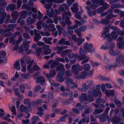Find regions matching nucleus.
Returning <instances> with one entry per match:
<instances>
[{"mask_svg": "<svg viewBox=\"0 0 124 124\" xmlns=\"http://www.w3.org/2000/svg\"><path fill=\"white\" fill-rule=\"evenodd\" d=\"M46 22L47 23L49 24L50 23H54V21L51 19V18H48L47 19Z\"/></svg>", "mask_w": 124, "mask_h": 124, "instance_id": "62", "label": "nucleus"}, {"mask_svg": "<svg viewBox=\"0 0 124 124\" xmlns=\"http://www.w3.org/2000/svg\"><path fill=\"white\" fill-rule=\"evenodd\" d=\"M87 97L88 101H89L90 102H92L94 101V98L92 95L89 94L88 95Z\"/></svg>", "mask_w": 124, "mask_h": 124, "instance_id": "47", "label": "nucleus"}, {"mask_svg": "<svg viewBox=\"0 0 124 124\" xmlns=\"http://www.w3.org/2000/svg\"><path fill=\"white\" fill-rule=\"evenodd\" d=\"M48 64L49 65L51 64L50 67L51 68H54L59 64V62L54 61L53 60H51L48 62Z\"/></svg>", "mask_w": 124, "mask_h": 124, "instance_id": "9", "label": "nucleus"}, {"mask_svg": "<svg viewBox=\"0 0 124 124\" xmlns=\"http://www.w3.org/2000/svg\"><path fill=\"white\" fill-rule=\"evenodd\" d=\"M9 108L10 110L13 112V114L15 115L16 114V111L15 108V106L12 105H9Z\"/></svg>", "mask_w": 124, "mask_h": 124, "instance_id": "27", "label": "nucleus"}, {"mask_svg": "<svg viewBox=\"0 0 124 124\" xmlns=\"http://www.w3.org/2000/svg\"><path fill=\"white\" fill-rule=\"evenodd\" d=\"M70 9L74 13H76L79 10L78 7H71Z\"/></svg>", "mask_w": 124, "mask_h": 124, "instance_id": "42", "label": "nucleus"}, {"mask_svg": "<svg viewBox=\"0 0 124 124\" xmlns=\"http://www.w3.org/2000/svg\"><path fill=\"white\" fill-rule=\"evenodd\" d=\"M6 15H4L2 16L0 15V24H2L4 22V20L6 17Z\"/></svg>", "mask_w": 124, "mask_h": 124, "instance_id": "50", "label": "nucleus"}, {"mask_svg": "<svg viewBox=\"0 0 124 124\" xmlns=\"http://www.w3.org/2000/svg\"><path fill=\"white\" fill-rule=\"evenodd\" d=\"M115 46V43L114 42H111L109 44V46L110 48V49H113Z\"/></svg>", "mask_w": 124, "mask_h": 124, "instance_id": "58", "label": "nucleus"}, {"mask_svg": "<svg viewBox=\"0 0 124 124\" xmlns=\"http://www.w3.org/2000/svg\"><path fill=\"white\" fill-rule=\"evenodd\" d=\"M30 43V41H27L24 43L22 46L23 47L24 49L26 51L27 50H28V48L30 47V46L28 44Z\"/></svg>", "mask_w": 124, "mask_h": 124, "instance_id": "19", "label": "nucleus"}, {"mask_svg": "<svg viewBox=\"0 0 124 124\" xmlns=\"http://www.w3.org/2000/svg\"><path fill=\"white\" fill-rule=\"evenodd\" d=\"M55 25L52 23L48 25V30L49 31H53L56 30V28H54Z\"/></svg>", "mask_w": 124, "mask_h": 124, "instance_id": "24", "label": "nucleus"}, {"mask_svg": "<svg viewBox=\"0 0 124 124\" xmlns=\"http://www.w3.org/2000/svg\"><path fill=\"white\" fill-rule=\"evenodd\" d=\"M72 49H67L62 51V53L61 54V56L63 58L64 57L67 55L72 52Z\"/></svg>", "mask_w": 124, "mask_h": 124, "instance_id": "11", "label": "nucleus"}, {"mask_svg": "<svg viewBox=\"0 0 124 124\" xmlns=\"http://www.w3.org/2000/svg\"><path fill=\"white\" fill-rule=\"evenodd\" d=\"M50 10L51 12H50L49 10H46V12L48 16L50 18H52L54 17V10L53 8H51Z\"/></svg>", "mask_w": 124, "mask_h": 124, "instance_id": "12", "label": "nucleus"}, {"mask_svg": "<svg viewBox=\"0 0 124 124\" xmlns=\"http://www.w3.org/2000/svg\"><path fill=\"white\" fill-rule=\"evenodd\" d=\"M0 14L2 16H3L4 15L6 16L7 15V14L5 13L4 9L1 8H0Z\"/></svg>", "mask_w": 124, "mask_h": 124, "instance_id": "49", "label": "nucleus"}, {"mask_svg": "<svg viewBox=\"0 0 124 124\" xmlns=\"http://www.w3.org/2000/svg\"><path fill=\"white\" fill-rule=\"evenodd\" d=\"M35 21L34 19H32L31 17H29L27 18L26 21L28 24H31L34 23Z\"/></svg>", "mask_w": 124, "mask_h": 124, "instance_id": "16", "label": "nucleus"}, {"mask_svg": "<svg viewBox=\"0 0 124 124\" xmlns=\"http://www.w3.org/2000/svg\"><path fill=\"white\" fill-rule=\"evenodd\" d=\"M121 36H124V30L121 31L120 29L117 30L116 33Z\"/></svg>", "mask_w": 124, "mask_h": 124, "instance_id": "38", "label": "nucleus"}, {"mask_svg": "<svg viewBox=\"0 0 124 124\" xmlns=\"http://www.w3.org/2000/svg\"><path fill=\"white\" fill-rule=\"evenodd\" d=\"M100 85H98L96 86V89L93 90L92 92L93 95L95 97H100L101 91L100 90Z\"/></svg>", "mask_w": 124, "mask_h": 124, "instance_id": "4", "label": "nucleus"}, {"mask_svg": "<svg viewBox=\"0 0 124 124\" xmlns=\"http://www.w3.org/2000/svg\"><path fill=\"white\" fill-rule=\"evenodd\" d=\"M109 28H110V27L109 26L107 25L106 26L103 28V29L104 31L102 32V34H106L107 32L109 31Z\"/></svg>", "mask_w": 124, "mask_h": 124, "instance_id": "32", "label": "nucleus"}, {"mask_svg": "<svg viewBox=\"0 0 124 124\" xmlns=\"http://www.w3.org/2000/svg\"><path fill=\"white\" fill-rule=\"evenodd\" d=\"M121 121L120 118L117 117H114L112 118V122L113 123L115 124H117Z\"/></svg>", "mask_w": 124, "mask_h": 124, "instance_id": "20", "label": "nucleus"}, {"mask_svg": "<svg viewBox=\"0 0 124 124\" xmlns=\"http://www.w3.org/2000/svg\"><path fill=\"white\" fill-rule=\"evenodd\" d=\"M11 16L13 17V19L16 20L19 16L18 12L16 11H14L11 14Z\"/></svg>", "mask_w": 124, "mask_h": 124, "instance_id": "23", "label": "nucleus"}, {"mask_svg": "<svg viewBox=\"0 0 124 124\" xmlns=\"http://www.w3.org/2000/svg\"><path fill=\"white\" fill-rule=\"evenodd\" d=\"M79 99L81 102L87 101L88 99L86 94L85 93H82L81 96L79 97Z\"/></svg>", "mask_w": 124, "mask_h": 124, "instance_id": "10", "label": "nucleus"}, {"mask_svg": "<svg viewBox=\"0 0 124 124\" xmlns=\"http://www.w3.org/2000/svg\"><path fill=\"white\" fill-rule=\"evenodd\" d=\"M16 6L14 4H10L8 5L7 8L9 9L11 11H14L16 8Z\"/></svg>", "mask_w": 124, "mask_h": 124, "instance_id": "21", "label": "nucleus"}, {"mask_svg": "<svg viewBox=\"0 0 124 124\" xmlns=\"http://www.w3.org/2000/svg\"><path fill=\"white\" fill-rule=\"evenodd\" d=\"M32 66V65H28L27 67V70L31 73H33V69H32L31 67Z\"/></svg>", "mask_w": 124, "mask_h": 124, "instance_id": "39", "label": "nucleus"}, {"mask_svg": "<svg viewBox=\"0 0 124 124\" xmlns=\"http://www.w3.org/2000/svg\"><path fill=\"white\" fill-rule=\"evenodd\" d=\"M14 91L15 94L18 97H20V94L19 92V90L18 88H16L14 90Z\"/></svg>", "mask_w": 124, "mask_h": 124, "instance_id": "59", "label": "nucleus"}, {"mask_svg": "<svg viewBox=\"0 0 124 124\" xmlns=\"http://www.w3.org/2000/svg\"><path fill=\"white\" fill-rule=\"evenodd\" d=\"M81 13L80 12H78L76 14L75 16V17L76 18L79 20L81 17Z\"/></svg>", "mask_w": 124, "mask_h": 124, "instance_id": "44", "label": "nucleus"}, {"mask_svg": "<svg viewBox=\"0 0 124 124\" xmlns=\"http://www.w3.org/2000/svg\"><path fill=\"white\" fill-rule=\"evenodd\" d=\"M110 109V108L108 107H107L104 113L101 114V122H104L106 121V118L110 119L109 116L107 115L108 113V112Z\"/></svg>", "mask_w": 124, "mask_h": 124, "instance_id": "1", "label": "nucleus"}, {"mask_svg": "<svg viewBox=\"0 0 124 124\" xmlns=\"http://www.w3.org/2000/svg\"><path fill=\"white\" fill-rule=\"evenodd\" d=\"M66 16H71V11H65L62 14V18L63 20H64L65 17Z\"/></svg>", "mask_w": 124, "mask_h": 124, "instance_id": "22", "label": "nucleus"}, {"mask_svg": "<svg viewBox=\"0 0 124 124\" xmlns=\"http://www.w3.org/2000/svg\"><path fill=\"white\" fill-rule=\"evenodd\" d=\"M42 50V47H40L38 48L36 50L37 55L39 56L40 55V53Z\"/></svg>", "mask_w": 124, "mask_h": 124, "instance_id": "45", "label": "nucleus"}, {"mask_svg": "<svg viewBox=\"0 0 124 124\" xmlns=\"http://www.w3.org/2000/svg\"><path fill=\"white\" fill-rule=\"evenodd\" d=\"M6 53L4 51H1L0 53V56L4 58L6 56Z\"/></svg>", "mask_w": 124, "mask_h": 124, "instance_id": "57", "label": "nucleus"}, {"mask_svg": "<svg viewBox=\"0 0 124 124\" xmlns=\"http://www.w3.org/2000/svg\"><path fill=\"white\" fill-rule=\"evenodd\" d=\"M51 52V50L50 49H47L45 50L44 54L45 55L49 54Z\"/></svg>", "mask_w": 124, "mask_h": 124, "instance_id": "60", "label": "nucleus"}, {"mask_svg": "<svg viewBox=\"0 0 124 124\" xmlns=\"http://www.w3.org/2000/svg\"><path fill=\"white\" fill-rule=\"evenodd\" d=\"M84 70L86 71H88L90 69L91 66L90 65L88 64L87 63L85 64L84 66Z\"/></svg>", "mask_w": 124, "mask_h": 124, "instance_id": "35", "label": "nucleus"}, {"mask_svg": "<svg viewBox=\"0 0 124 124\" xmlns=\"http://www.w3.org/2000/svg\"><path fill=\"white\" fill-rule=\"evenodd\" d=\"M26 61L27 62L28 64L32 65V63L34 62V61L33 60H31L29 57H26Z\"/></svg>", "mask_w": 124, "mask_h": 124, "instance_id": "26", "label": "nucleus"}, {"mask_svg": "<svg viewBox=\"0 0 124 124\" xmlns=\"http://www.w3.org/2000/svg\"><path fill=\"white\" fill-rule=\"evenodd\" d=\"M71 68L75 74H78L79 70H82L83 69L82 67H79L78 64H76L72 66Z\"/></svg>", "mask_w": 124, "mask_h": 124, "instance_id": "5", "label": "nucleus"}, {"mask_svg": "<svg viewBox=\"0 0 124 124\" xmlns=\"http://www.w3.org/2000/svg\"><path fill=\"white\" fill-rule=\"evenodd\" d=\"M23 36L24 38L27 39H29L30 37L29 34L27 33H23Z\"/></svg>", "mask_w": 124, "mask_h": 124, "instance_id": "51", "label": "nucleus"}, {"mask_svg": "<svg viewBox=\"0 0 124 124\" xmlns=\"http://www.w3.org/2000/svg\"><path fill=\"white\" fill-rule=\"evenodd\" d=\"M33 69L34 71H38L40 69L39 66L37 65H35L33 67Z\"/></svg>", "mask_w": 124, "mask_h": 124, "instance_id": "52", "label": "nucleus"}, {"mask_svg": "<svg viewBox=\"0 0 124 124\" xmlns=\"http://www.w3.org/2000/svg\"><path fill=\"white\" fill-rule=\"evenodd\" d=\"M73 79L71 78H67L65 81V83L66 84L67 88L66 89V90L67 91H69L70 89V86L72 84H74V82H73Z\"/></svg>", "mask_w": 124, "mask_h": 124, "instance_id": "3", "label": "nucleus"}, {"mask_svg": "<svg viewBox=\"0 0 124 124\" xmlns=\"http://www.w3.org/2000/svg\"><path fill=\"white\" fill-rule=\"evenodd\" d=\"M43 39L44 42L46 44H52V42L50 40H52V38L51 37H44L43 38Z\"/></svg>", "mask_w": 124, "mask_h": 124, "instance_id": "17", "label": "nucleus"}, {"mask_svg": "<svg viewBox=\"0 0 124 124\" xmlns=\"http://www.w3.org/2000/svg\"><path fill=\"white\" fill-rule=\"evenodd\" d=\"M79 29L81 31L84 32L87 29V27L85 25H84L80 27Z\"/></svg>", "mask_w": 124, "mask_h": 124, "instance_id": "53", "label": "nucleus"}, {"mask_svg": "<svg viewBox=\"0 0 124 124\" xmlns=\"http://www.w3.org/2000/svg\"><path fill=\"white\" fill-rule=\"evenodd\" d=\"M75 106L76 108L79 110H81L83 108L82 107L80 103H78L75 105Z\"/></svg>", "mask_w": 124, "mask_h": 124, "instance_id": "63", "label": "nucleus"}, {"mask_svg": "<svg viewBox=\"0 0 124 124\" xmlns=\"http://www.w3.org/2000/svg\"><path fill=\"white\" fill-rule=\"evenodd\" d=\"M5 0H0V6L5 7L7 6V2L5 1Z\"/></svg>", "mask_w": 124, "mask_h": 124, "instance_id": "31", "label": "nucleus"}, {"mask_svg": "<svg viewBox=\"0 0 124 124\" xmlns=\"http://www.w3.org/2000/svg\"><path fill=\"white\" fill-rule=\"evenodd\" d=\"M68 48V46H66L64 47L62 46L57 47L56 48H57V50L56 52L57 53V54H60L61 55V56L62 53V50L65 49L67 48Z\"/></svg>", "mask_w": 124, "mask_h": 124, "instance_id": "13", "label": "nucleus"}, {"mask_svg": "<svg viewBox=\"0 0 124 124\" xmlns=\"http://www.w3.org/2000/svg\"><path fill=\"white\" fill-rule=\"evenodd\" d=\"M56 70L57 71H59L61 69H62V72H65V69L64 68V65L62 64L61 63L59 65L57 66L56 68Z\"/></svg>", "mask_w": 124, "mask_h": 124, "instance_id": "18", "label": "nucleus"}, {"mask_svg": "<svg viewBox=\"0 0 124 124\" xmlns=\"http://www.w3.org/2000/svg\"><path fill=\"white\" fill-rule=\"evenodd\" d=\"M78 25L75 24L74 25L68 26L67 27V29L68 30H73L78 28Z\"/></svg>", "mask_w": 124, "mask_h": 124, "instance_id": "28", "label": "nucleus"}, {"mask_svg": "<svg viewBox=\"0 0 124 124\" xmlns=\"http://www.w3.org/2000/svg\"><path fill=\"white\" fill-rule=\"evenodd\" d=\"M110 22L107 19H103L101 20V23L104 25H106L108 24Z\"/></svg>", "mask_w": 124, "mask_h": 124, "instance_id": "46", "label": "nucleus"}, {"mask_svg": "<svg viewBox=\"0 0 124 124\" xmlns=\"http://www.w3.org/2000/svg\"><path fill=\"white\" fill-rule=\"evenodd\" d=\"M41 36L39 33H38V34L35 35L34 37V40L36 42H38L39 40L41 38Z\"/></svg>", "mask_w": 124, "mask_h": 124, "instance_id": "25", "label": "nucleus"}, {"mask_svg": "<svg viewBox=\"0 0 124 124\" xmlns=\"http://www.w3.org/2000/svg\"><path fill=\"white\" fill-rule=\"evenodd\" d=\"M117 46L118 48L119 49L121 50L123 49V47L122 45V44L121 42H118L117 44Z\"/></svg>", "mask_w": 124, "mask_h": 124, "instance_id": "40", "label": "nucleus"}, {"mask_svg": "<svg viewBox=\"0 0 124 124\" xmlns=\"http://www.w3.org/2000/svg\"><path fill=\"white\" fill-rule=\"evenodd\" d=\"M93 82L91 80H89L86 82L85 83L83 84V86H87L89 87L91 90H93L95 86L93 85Z\"/></svg>", "mask_w": 124, "mask_h": 124, "instance_id": "7", "label": "nucleus"}, {"mask_svg": "<svg viewBox=\"0 0 124 124\" xmlns=\"http://www.w3.org/2000/svg\"><path fill=\"white\" fill-rule=\"evenodd\" d=\"M41 89V87L39 85H37L35 87L34 91L36 92H38Z\"/></svg>", "mask_w": 124, "mask_h": 124, "instance_id": "64", "label": "nucleus"}, {"mask_svg": "<svg viewBox=\"0 0 124 124\" xmlns=\"http://www.w3.org/2000/svg\"><path fill=\"white\" fill-rule=\"evenodd\" d=\"M108 53L111 55L113 56H116L118 54L116 53V51L113 49H109Z\"/></svg>", "mask_w": 124, "mask_h": 124, "instance_id": "29", "label": "nucleus"}, {"mask_svg": "<svg viewBox=\"0 0 124 124\" xmlns=\"http://www.w3.org/2000/svg\"><path fill=\"white\" fill-rule=\"evenodd\" d=\"M56 74L55 71L54 70H50L49 72V74L51 78H53Z\"/></svg>", "mask_w": 124, "mask_h": 124, "instance_id": "37", "label": "nucleus"}, {"mask_svg": "<svg viewBox=\"0 0 124 124\" xmlns=\"http://www.w3.org/2000/svg\"><path fill=\"white\" fill-rule=\"evenodd\" d=\"M65 40L66 39L65 38H62L58 42V44L61 45H64Z\"/></svg>", "mask_w": 124, "mask_h": 124, "instance_id": "43", "label": "nucleus"}, {"mask_svg": "<svg viewBox=\"0 0 124 124\" xmlns=\"http://www.w3.org/2000/svg\"><path fill=\"white\" fill-rule=\"evenodd\" d=\"M25 87L24 84H22L20 85V88L21 91L22 93H24L25 92Z\"/></svg>", "mask_w": 124, "mask_h": 124, "instance_id": "36", "label": "nucleus"}, {"mask_svg": "<svg viewBox=\"0 0 124 124\" xmlns=\"http://www.w3.org/2000/svg\"><path fill=\"white\" fill-rule=\"evenodd\" d=\"M116 59L117 62L122 61L123 63H124V55L123 54H121L117 56Z\"/></svg>", "mask_w": 124, "mask_h": 124, "instance_id": "14", "label": "nucleus"}, {"mask_svg": "<svg viewBox=\"0 0 124 124\" xmlns=\"http://www.w3.org/2000/svg\"><path fill=\"white\" fill-rule=\"evenodd\" d=\"M86 52L83 50L82 48H80L79 51V54L80 55H84V54H86Z\"/></svg>", "mask_w": 124, "mask_h": 124, "instance_id": "55", "label": "nucleus"}, {"mask_svg": "<svg viewBox=\"0 0 124 124\" xmlns=\"http://www.w3.org/2000/svg\"><path fill=\"white\" fill-rule=\"evenodd\" d=\"M26 60V57H23V58L21 59L20 60L21 64V66H23L25 65V64L24 62V60Z\"/></svg>", "mask_w": 124, "mask_h": 124, "instance_id": "56", "label": "nucleus"}, {"mask_svg": "<svg viewBox=\"0 0 124 124\" xmlns=\"http://www.w3.org/2000/svg\"><path fill=\"white\" fill-rule=\"evenodd\" d=\"M64 72L62 71H60L59 72L56 78V79L57 81L60 82H61L65 80V77H63V76L64 75Z\"/></svg>", "mask_w": 124, "mask_h": 124, "instance_id": "6", "label": "nucleus"}, {"mask_svg": "<svg viewBox=\"0 0 124 124\" xmlns=\"http://www.w3.org/2000/svg\"><path fill=\"white\" fill-rule=\"evenodd\" d=\"M15 68L18 70H19L20 69V66L19 62L18 61L16 62L14 65Z\"/></svg>", "mask_w": 124, "mask_h": 124, "instance_id": "30", "label": "nucleus"}, {"mask_svg": "<svg viewBox=\"0 0 124 124\" xmlns=\"http://www.w3.org/2000/svg\"><path fill=\"white\" fill-rule=\"evenodd\" d=\"M36 79H38L36 82L37 83H40L41 85H43L45 82L44 78L42 76H41L37 78Z\"/></svg>", "mask_w": 124, "mask_h": 124, "instance_id": "15", "label": "nucleus"}, {"mask_svg": "<svg viewBox=\"0 0 124 124\" xmlns=\"http://www.w3.org/2000/svg\"><path fill=\"white\" fill-rule=\"evenodd\" d=\"M52 5V3H50L46 4L44 5V6L46 9H50Z\"/></svg>", "mask_w": 124, "mask_h": 124, "instance_id": "48", "label": "nucleus"}, {"mask_svg": "<svg viewBox=\"0 0 124 124\" xmlns=\"http://www.w3.org/2000/svg\"><path fill=\"white\" fill-rule=\"evenodd\" d=\"M90 48L89 49L87 50V52H89L91 53L92 52V51L94 52H95L94 49L93 47V45L91 44H90Z\"/></svg>", "mask_w": 124, "mask_h": 124, "instance_id": "41", "label": "nucleus"}, {"mask_svg": "<svg viewBox=\"0 0 124 124\" xmlns=\"http://www.w3.org/2000/svg\"><path fill=\"white\" fill-rule=\"evenodd\" d=\"M79 59L81 60H83L81 62V64H84L87 62L89 61V58L85 55H82L80 56Z\"/></svg>", "mask_w": 124, "mask_h": 124, "instance_id": "8", "label": "nucleus"}, {"mask_svg": "<svg viewBox=\"0 0 124 124\" xmlns=\"http://www.w3.org/2000/svg\"><path fill=\"white\" fill-rule=\"evenodd\" d=\"M119 8L118 4L115 3L112 4L111 5V8L112 9Z\"/></svg>", "mask_w": 124, "mask_h": 124, "instance_id": "61", "label": "nucleus"}, {"mask_svg": "<svg viewBox=\"0 0 124 124\" xmlns=\"http://www.w3.org/2000/svg\"><path fill=\"white\" fill-rule=\"evenodd\" d=\"M101 6V12H102L104 9H107L109 7V5L107 4H105L104 5L103 4Z\"/></svg>", "mask_w": 124, "mask_h": 124, "instance_id": "33", "label": "nucleus"}, {"mask_svg": "<svg viewBox=\"0 0 124 124\" xmlns=\"http://www.w3.org/2000/svg\"><path fill=\"white\" fill-rule=\"evenodd\" d=\"M93 74V72L92 70L90 71V74L87 73L86 72L82 71L81 72V74L77 76V78L79 79H84L87 76L88 77H90L92 76Z\"/></svg>", "mask_w": 124, "mask_h": 124, "instance_id": "2", "label": "nucleus"}, {"mask_svg": "<svg viewBox=\"0 0 124 124\" xmlns=\"http://www.w3.org/2000/svg\"><path fill=\"white\" fill-rule=\"evenodd\" d=\"M76 33L77 35L78 36L80 37L81 36V31L80 29H77L75 30L74 31Z\"/></svg>", "mask_w": 124, "mask_h": 124, "instance_id": "34", "label": "nucleus"}, {"mask_svg": "<svg viewBox=\"0 0 124 124\" xmlns=\"http://www.w3.org/2000/svg\"><path fill=\"white\" fill-rule=\"evenodd\" d=\"M41 100L40 99H39L36 100L34 102L35 105L37 106L36 107L38 106L39 105H40L41 102Z\"/></svg>", "mask_w": 124, "mask_h": 124, "instance_id": "54", "label": "nucleus"}]
</instances>
